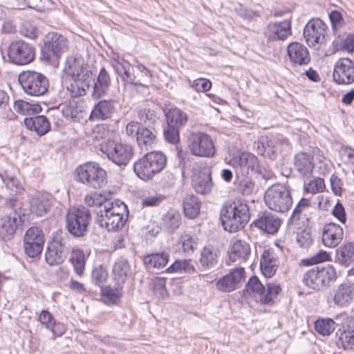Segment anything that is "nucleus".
<instances>
[{
	"label": "nucleus",
	"mask_w": 354,
	"mask_h": 354,
	"mask_svg": "<svg viewBox=\"0 0 354 354\" xmlns=\"http://www.w3.org/2000/svg\"><path fill=\"white\" fill-rule=\"evenodd\" d=\"M264 201L270 209L281 213L288 211L292 205L290 191L283 184L270 187L265 192Z\"/></svg>",
	"instance_id": "nucleus-5"
},
{
	"label": "nucleus",
	"mask_w": 354,
	"mask_h": 354,
	"mask_svg": "<svg viewBox=\"0 0 354 354\" xmlns=\"http://www.w3.org/2000/svg\"><path fill=\"white\" fill-rule=\"evenodd\" d=\"M229 259L232 262H244L250 254L249 244L241 240L235 241L228 252Z\"/></svg>",
	"instance_id": "nucleus-28"
},
{
	"label": "nucleus",
	"mask_w": 354,
	"mask_h": 354,
	"mask_svg": "<svg viewBox=\"0 0 354 354\" xmlns=\"http://www.w3.org/2000/svg\"><path fill=\"white\" fill-rule=\"evenodd\" d=\"M0 177L6 187L10 190L18 192L21 189V185L17 178L10 175L7 171L0 174Z\"/></svg>",
	"instance_id": "nucleus-52"
},
{
	"label": "nucleus",
	"mask_w": 354,
	"mask_h": 354,
	"mask_svg": "<svg viewBox=\"0 0 354 354\" xmlns=\"http://www.w3.org/2000/svg\"><path fill=\"white\" fill-rule=\"evenodd\" d=\"M266 286V294H263L260 297V299L263 304H271L275 298H277L281 289L280 286L275 283H268Z\"/></svg>",
	"instance_id": "nucleus-47"
},
{
	"label": "nucleus",
	"mask_w": 354,
	"mask_h": 354,
	"mask_svg": "<svg viewBox=\"0 0 354 354\" xmlns=\"http://www.w3.org/2000/svg\"><path fill=\"white\" fill-rule=\"evenodd\" d=\"M91 220L90 210L84 207L71 208L66 215V228L75 237L84 236Z\"/></svg>",
	"instance_id": "nucleus-10"
},
{
	"label": "nucleus",
	"mask_w": 354,
	"mask_h": 354,
	"mask_svg": "<svg viewBox=\"0 0 354 354\" xmlns=\"http://www.w3.org/2000/svg\"><path fill=\"white\" fill-rule=\"evenodd\" d=\"M51 207L49 196L46 194L38 193L32 196L30 201V209L32 214L39 216L46 214Z\"/></svg>",
	"instance_id": "nucleus-29"
},
{
	"label": "nucleus",
	"mask_w": 354,
	"mask_h": 354,
	"mask_svg": "<svg viewBox=\"0 0 354 354\" xmlns=\"http://www.w3.org/2000/svg\"><path fill=\"white\" fill-rule=\"evenodd\" d=\"M281 220L271 212H262L258 215L252 225L268 234H274L278 231L281 225Z\"/></svg>",
	"instance_id": "nucleus-23"
},
{
	"label": "nucleus",
	"mask_w": 354,
	"mask_h": 354,
	"mask_svg": "<svg viewBox=\"0 0 354 354\" xmlns=\"http://www.w3.org/2000/svg\"><path fill=\"white\" fill-rule=\"evenodd\" d=\"M344 236L342 227L335 223L326 224L322 230V240L328 248H334L342 241Z\"/></svg>",
	"instance_id": "nucleus-19"
},
{
	"label": "nucleus",
	"mask_w": 354,
	"mask_h": 354,
	"mask_svg": "<svg viewBox=\"0 0 354 354\" xmlns=\"http://www.w3.org/2000/svg\"><path fill=\"white\" fill-rule=\"evenodd\" d=\"M165 115L167 124L180 128L183 127L187 122V114L178 108L170 109Z\"/></svg>",
	"instance_id": "nucleus-38"
},
{
	"label": "nucleus",
	"mask_w": 354,
	"mask_h": 354,
	"mask_svg": "<svg viewBox=\"0 0 354 354\" xmlns=\"http://www.w3.org/2000/svg\"><path fill=\"white\" fill-rule=\"evenodd\" d=\"M132 270L129 261L123 258L118 259L112 268V276L116 286H122L131 275Z\"/></svg>",
	"instance_id": "nucleus-27"
},
{
	"label": "nucleus",
	"mask_w": 354,
	"mask_h": 354,
	"mask_svg": "<svg viewBox=\"0 0 354 354\" xmlns=\"http://www.w3.org/2000/svg\"><path fill=\"white\" fill-rule=\"evenodd\" d=\"M238 190L244 196H250L255 191L254 183L249 177L245 176L239 181Z\"/></svg>",
	"instance_id": "nucleus-51"
},
{
	"label": "nucleus",
	"mask_w": 354,
	"mask_h": 354,
	"mask_svg": "<svg viewBox=\"0 0 354 354\" xmlns=\"http://www.w3.org/2000/svg\"><path fill=\"white\" fill-rule=\"evenodd\" d=\"M326 24L319 19H312L305 26L304 29V37L307 44L310 47L319 48L326 42Z\"/></svg>",
	"instance_id": "nucleus-13"
},
{
	"label": "nucleus",
	"mask_w": 354,
	"mask_h": 354,
	"mask_svg": "<svg viewBox=\"0 0 354 354\" xmlns=\"http://www.w3.org/2000/svg\"><path fill=\"white\" fill-rule=\"evenodd\" d=\"M114 111L113 102L111 100H101L93 108L90 118L105 120L111 117Z\"/></svg>",
	"instance_id": "nucleus-33"
},
{
	"label": "nucleus",
	"mask_w": 354,
	"mask_h": 354,
	"mask_svg": "<svg viewBox=\"0 0 354 354\" xmlns=\"http://www.w3.org/2000/svg\"><path fill=\"white\" fill-rule=\"evenodd\" d=\"M339 340L344 349H353L354 348V330H343L339 334Z\"/></svg>",
	"instance_id": "nucleus-53"
},
{
	"label": "nucleus",
	"mask_w": 354,
	"mask_h": 354,
	"mask_svg": "<svg viewBox=\"0 0 354 354\" xmlns=\"http://www.w3.org/2000/svg\"><path fill=\"white\" fill-rule=\"evenodd\" d=\"M136 140L141 149L148 150L156 140V132L149 128L141 127Z\"/></svg>",
	"instance_id": "nucleus-37"
},
{
	"label": "nucleus",
	"mask_w": 354,
	"mask_h": 354,
	"mask_svg": "<svg viewBox=\"0 0 354 354\" xmlns=\"http://www.w3.org/2000/svg\"><path fill=\"white\" fill-rule=\"evenodd\" d=\"M18 81L24 93L31 96L44 95L49 87L47 77L34 71L21 72L18 76Z\"/></svg>",
	"instance_id": "nucleus-7"
},
{
	"label": "nucleus",
	"mask_w": 354,
	"mask_h": 354,
	"mask_svg": "<svg viewBox=\"0 0 354 354\" xmlns=\"http://www.w3.org/2000/svg\"><path fill=\"white\" fill-rule=\"evenodd\" d=\"M310 205V200L307 198H302L297 206L294 209L292 214L290 218V222L294 223L295 221L299 219V215L306 208L309 207Z\"/></svg>",
	"instance_id": "nucleus-59"
},
{
	"label": "nucleus",
	"mask_w": 354,
	"mask_h": 354,
	"mask_svg": "<svg viewBox=\"0 0 354 354\" xmlns=\"http://www.w3.org/2000/svg\"><path fill=\"white\" fill-rule=\"evenodd\" d=\"M180 127L167 124V127L164 129V136L165 139L172 144L177 143L179 140Z\"/></svg>",
	"instance_id": "nucleus-57"
},
{
	"label": "nucleus",
	"mask_w": 354,
	"mask_h": 354,
	"mask_svg": "<svg viewBox=\"0 0 354 354\" xmlns=\"http://www.w3.org/2000/svg\"><path fill=\"white\" fill-rule=\"evenodd\" d=\"M333 77L338 84H352L354 82V62L348 58L339 59L334 66Z\"/></svg>",
	"instance_id": "nucleus-18"
},
{
	"label": "nucleus",
	"mask_w": 354,
	"mask_h": 354,
	"mask_svg": "<svg viewBox=\"0 0 354 354\" xmlns=\"http://www.w3.org/2000/svg\"><path fill=\"white\" fill-rule=\"evenodd\" d=\"M122 286H117L115 288L106 286L102 289V295L106 304H116L122 295Z\"/></svg>",
	"instance_id": "nucleus-42"
},
{
	"label": "nucleus",
	"mask_w": 354,
	"mask_h": 354,
	"mask_svg": "<svg viewBox=\"0 0 354 354\" xmlns=\"http://www.w3.org/2000/svg\"><path fill=\"white\" fill-rule=\"evenodd\" d=\"M76 180L86 186L100 189L106 183V173L97 163L86 162L76 169Z\"/></svg>",
	"instance_id": "nucleus-8"
},
{
	"label": "nucleus",
	"mask_w": 354,
	"mask_h": 354,
	"mask_svg": "<svg viewBox=\"0 0 354 354\" xmlns=\"http://www.w3.org/2000/svg\"><path fill=\"white\" fill-rule=\"evenodd\" d=\"M20 32L22 35L32 39H35L38 37L37 27L29 21H25L21 24Z\"/></svg>",
	"instance_id": "nucleus-60"
},
{
	"label": "nucleus",
	"mask_w": 354,
	"mask_h": 354,
	"mask_svg": "<svg viewBox=\"0 0 354 354\" xmlns=\"http://www.w3.org/2000/svg\"><path fill=\"white\" fill-rule=\"evenodd\" d=\"M233 167L238 174L248 176L261 172L258 158L252 153L242 152L233 158Z\"/></svg>",
	"instance_id": "nucleus-16"
},
{
	"label": "nucleus",
	"mask_w": 354,
	"mask_h": 354,
	"mask_svg": "<svg viewBox=\"0 0 354 354\" xmlns=\"http://www.w3.org/2000/svg\"><path fill=\"white\" fill-rule=\"evenodd\" d=\"M217 258L216 251L214 248L205 247L201 251L199 262L204 268H211L217 263Z\"/></svg>",
	"instance_id": "nucleus-40"
},
{
	"label": "nucleus",
	"mask_w": 354,
	"mask_h": 354,
	"mask_svg": "<svg viewBox=\"0 0 354 354\" xmlns=\"http://www.w3.org/2000/svg\"><path fill=\"white\" fill-rule=\"evenodd\" d=\"M335 325V322L330 318L318 319L315 322V330L319 334L327 336L334 331Z\"/></svg>",
	"instance_id": "nucleus-41"
},
{
	"label": "nucleus",
	"mask_w": 354,
	"mask_h": 354,
	"mask_svg": "<svg viewBox=\"0 0 354 354\" xmlns=\"http://www.w3.org/2000/svg\"><path fill=\"white\" fill-rule=\"evenodd\" d=\"M192 185L198 194L203 195L211 192L213 188V182L209 168H203L192 178Z\"/></svg>",
	"instance_id": "nucleus-25"
},
{
	"label": "nucleus",
	"mask_w": 354,
	"mask_h": 354,
	"mask_svg": "<svg viewBox=\"0 0 354 354\" xmlns=\"http://www.w3.org/2000/svg\"><path fill=\"white\" fill-rule=\"evenodd\" d=\"M133 67L124 70L119 76L122 78L124 84H129L135 86H145V84L140 80H137V77L132 72Z\"/></svg>",
	"instance_id": "nucleus-56"
},
{
	"label": "nucleus",
	"mask_w": 354,
	"mask_h": 354,
	"mask_svg": "<svg viewBox=\"0 0 354 354\" xmlns=\"http://www.w3.org/2000/svg\"><path fill=\"white\" fill-rule=\"evenodd\" d=\"M243 274L244 269L242 268L233 270L216 281V288L222 292H231L236 289L243 280Z\"/></svg>",
	"instance_id": "nucleus-21"
},
{
	"label": "nucleus",
	"mask_w": 354,
	"mask_h": 354,
	"mask_svg": "<svg viewBox=\"0 0 354 354\" xmlns=\"http://www.w3.org/2000/svg\"><path fill=\"white\" fill-rule=\"evenodd\" d=\"M68 48V41L66 37L57 32H48L44 38V52L47 54V58L53 57L58 58Z\"/></svg>",
	"instance_id": "nucleus-17"
},
{
	"label": "nucleus",
	"mask_w": 354,
	"mask_h": 354,
	"mask_svg": "<svg viewBox=\"0 0 354 354\" xmlns=\"http://www.w3.org/2000/svg\"><path fill=\"white\" fill-rule=\"evenodd\" d=\"M336 262L341 265L348 266L354 261V243L348 242L336 250Z\"/></svg>",
	"instance_id": "nucleus-34"
},
{
	"label": "nucleus",
	"mask_w": 354,
	"mask_h": 354,
	"mask_svg": "<svg viewBox=\"0 0 354 354\" xmlns=\"http://www.w3.org/2000/svg\"><path fill=\"white\" fill-rule=\"evenodd\" d=\"M153 292L159 298L165 299L167 296L165 281L163 279H156L153 281Z\"/></svg>",
	"instance_id": "nucleus-64"
},
{
	"label": "nucleus",
	"mask_w": 354,
	"mask_h": 354,
	"mask_svg": "<svg viewBox=\"0 0 354 354\" xmlns=\"http://www.w3.org/2000/svg\"><path fill=\"white\" fill-rule=\"evenodd\" d=\"M329 258L330 255L328 253H327L326 251L320 250L315 256L303 259L302 263L306 266H311L327 261L329 259Z\"/></svg>",
	"instance_id": "nucleus-62"
},
{
	"label": "nucleus",
	"mask_w": 354,
	"mask_h": 354,
	"mask_svg": "<svg viewBox=\"0 0 354 354\" xmlns=\"http://www.w3.org/2000/svg\"><path fill=\"white\" fill-rule=\"evenodd\" d=\"M304 189L307 194H315L322 192L325 189L324 180L319 177L313 178L308 182L304 181Z\"/></svg>",
	"instance_id": "nucleus-44"
},
{
	"label": "nucleus",
	"mask_w": 354,
	"mask_h": 354,
	"mask_svg": "<svg viewBox=\"0 0 354 354\" xmlns=\"http://www.w3.org/2000/svg\"><path fill=\"white\" fill-rule=\"evenodd\" d=\"M169 260V254L167 252L154 253L145 256L143 262L148 269L164 268Z\"/></svg>",
	"instance_id": "nucleus-36"
},
{
	"label": "nucleus",
	"mask_w": 354,
	"mask_h": 354,
	"mask_svg": "<svg viewBox=\"0 0 354 354\" xmlns=\"http://www.w3.org/2000/svg\"><path fill=\"white\" fill-rule=\"evenodd\" d=\"M71 261L74 267L75 272L82 276L84 271L85 254L81 250H74L71 252Z\"/></svg>",
	"instance_id": "nucleus-43"
},
{
	"label": "nucleus",
	"mask_w": 354,
	"mask_h": 354,
	"mask_svg": "<svg viewBox=\"0 0 354 354\" xmlns=\"http://www.w3.org/2000/svg\"><path fill=\"white\" fill-rule=\"evenodd\" d=\"M83 106L79 100H72L63 105L62 113L64 118L73 121H80L82 119Z\"/></svg>",
	"instance_id": "nucleus-32"
},
{
	"label": "nucleus",
	"mask_w": 354,
	"mask_h": 354,
	"mask_svg": "<svg viewBox=\"0 0 354 354\" xmlns=\"http://www.w3.org/2000/svg\"><path fill=\"white\" fill-rule=\"evenodd\" d=\"M190 86L197 92H205L212 87V82L205 78H198L194 81L189 80Z\"/></svg>",
	"instance_id": "nucleus-61"
},
{
	"label": "nucleus",
	"mask_w": 354,
	"mask_h": 354,
	"mask_svg": "<svg viewBox=\"0 0 354 354\" xmlns=\"http://www.w3.org/2000/svg\"><path fill=\"white\" fill-rule=\"evenodd\" d=\"M190 153L198 157L211 158L215 153V147L211 136L203 132H195L187 138Z\"/></svg>",
	"instance_id": "nucleus-11"
},
{
	"label": "nucleus",
	"mask_w": 354,
	"mask_h": 354,
	"mask_svg": "<svg viewBox=\"0 0 354 354\" xmlns=\"http://www.w3.org/2000/svg\"><path fill=\"white\" fill-rule=\"evenodd\" d=\"M27 129L34 131L38 136H44L50 128V124L44 115L26 118L24 120Z\"/></svg>",
	"instance_id": "nucleus-31"
},
{
	"label": "nucleus",
	"mask_w": 354,
	"mask_h": 354,
	"mask_svg": "<svg viewBox=\"0 0 354 354\" xmlns=\"http://www.w3.org/2000/svg\"><path fill=\"white\" fill-rule=\"evenodd\" d=\"M64 71L67 75L72 77L66 89L73 97L84 95L92 81L94 82L92 95L95 98H99L106 94L111 85L110 76L104 68L100 70L95 80L88 64L81 56L68 57L65 63Z\"/></svg>",
	"instance_id": "nucleus-1"
},
{
	"label": "nucleus",
	"mask_w": 354,
	"mask_h": 354,
	"mask_svg": "<svg viewBox=\"0 0 354 354\" xmlns=\"http://www.w3.org/2000/svg\"><path fill=\"white\" fill-rule=\"evenodd\" d=\"M354 299V283L346 281L340 284L335 292L334 303L340 307L349 305Z\"/></svg>",
	"instance_id": "nucleus-26"
},
{
	"label": "nucleus",
	"mask_w": 354,
	"mask_h": 354,
	"mask_svg": "<svg viewBox=\"0 0 354 354\" xmlns=\"http://www.w3.org/2000/svg\"><path fill=\"white\" fill-rule=\"evenodd\" d=\"M194 271V267L191 263L190 260L176 261L167 269V272L169 273H190Z\"/></svg>",
	"instance_id": "nucleus-45"
},
{
	"label": "nucleus",
	"mask_w": 354,
	"mask_h": 354,
	"mask_svg": "<svg viewBox=\"0 0 354 354\" xmlns=\"http://www.w3.org/2000/svg\"><path fill=\"white\" fill-rule=\"evenodd\" d=\"M129 216L126 204L120 200L106 201L103 209L97 212L96 221L109 232L121 230Z\"/></svg>",
	"instance_id": "nucleus-2"
},
{
	"label": "nucleus",
	"mask_w": 354,
	"mask_h": 354,
	"mask_svg": "<svg viewBox=\"0 0 354 354\" xmlns=\"http://www.w3.org/2000/svg\"><path fill=\"white\" fill-rule=\"evenodd\" d=\"M165 226L169 231H174L178 228L180 224V216L178 214L176 213H168L163 218Z\"/></svg>",
	"instance_id": "nucleus-55"
},
{
	"label": "nucleus",
	"mask_w": 354,
	"mask_h": 354,
	"mask_svg": "<svg viewBox=\"0 0 354 354\" xmlns=\"http://www.w3.org/2000/svg\"><path fill=\"white\" fill-rule=\"evenodd\" d=\"M100 150L109 160L118 166H126L133 155V147L130 145L113 140L100 143Z\"/></svg>",
	"instance_id": "nucleus-9"
},
{
	"label": "nucleus",
	"mask_w": 354,
	"mask_h": 354,
	"mask_svg": "<svg viewBox=\"0 0 354 354\" xmlns=\"http://www.w3.org/2000/svg\"><path fill=\"white\" fill-rule=\"evenodd\" d=\"M35 48L22 40L12 41L8 48V55L10 62L17 65H26L35 59Z\"/></svg>",
	"instance_id": "nucleus-14"
},
{
	"label": "nucleus",
	"mask_w": 354,
	"mask_h": 354,
	"mask_svg": "<svg viewBox=\"0 0 354 354\" xmlns=\"http://www.w3.org/2000/svg\"><path fill=\"white\" fill-rule=\"evenodd\" d=\"M167 165V156L161 151H151L136 161L133 170L138 178L149 180L162 171Z\"/></svg>",
	"instance_id": "nucleus-4"
},
{
	"label": "nucleus",
	"mask_w": 354,
	"mask_h": 354,
	"mask_svg": "<svg viewBox=\"0 0 354 354\" xmlns=\"http://www.w3.org/2000/svg\"><path fill=\"white\" fill-rule=\"evenodd\" d=\"M264 34L270 41L284 40L291 34L290 21L284 20L279 23H270Z\"/></svg>",
	"instance_id": "nucleus-24"
},
{
	"label": "nucleus",
	"mask_w": 354,
	"mask_h": 354,
	"mask_svg": "<svg viewBox=\"0 0 354 354\" xmlns=\"http://www.w3.org/2000/svg\"><path fill=\"white\" fill-rule=\"evenodd\" d=\"M297 242L300 247L309 248L313 243L311 232L308 230H304L297 233Z\"/></svg>",
	"instance_id": "nucleus-58"
},
{
	"label": "nucleus",
	"mask_w": 354,
	"mask_h": 354,
	"mask_svg": "<svg viewBox=\"0 0 354 354\" xmlns=\"http://www.w3.org/2000/svg\"><path fill=\"white\" fill-rule=\"evenodd\" d=\"M250 216L248 205L241 201L225 203L220 214L224 230L230 232L243 229L249 221Z\"/></svg>",
	"instance_id": "nucleus-3"
},
{
	"label": "nucleus",
	"mask_w": 354,
	"mask_h": 354,
	"mask_svg": "<svg viewBox=\"0 0 354 354\" xmlns=\"http://www.w3.org/2000/svg\"><path fill=\"white\" fill-rule=\"evenodd\" d=\"M293 165L301 176L308 177L315 167L313 156L310 153L299 151L294 156Z\"/></svg>",
	"instance_id": "nucleus-22"
},
{
	"label": "nucleus",
	"mask_w": 354,
	"mask_h": 354,
	"mask_svg": "<svg viewBox=\"0 0 354 354\" xmlns=\"http://www.w3.org/2000/svg\"><path fill=\"white\" fill-rule=\"evenodd\" d=\"M111 65L115 72L120 75L124 70L130 68L131 64L124 58L119 56L117 53H112L110 56Z\"/></svg>",
	"instance_id": "nucleus-50"
},
{
	"label": "nucleus",
	"mask_w": 354,
	"mask_h": 354,
	"mask_svg": "<svg viewBox=\"0 0 354 354\" xmlns=\"http://www.w3.org/2000/svg\"><path fill=\"white\" fill-rule=\"evenodd\" d=\"M183 210L185 215L189 218H196L201 209V201L192 194L186 196L183 199Z\"/></svg>",
	"instance_id": "nucleus-35"
},
{
	"label": "nucleus",
	"mask_w": 354,
	"mask_h": 354,
	"mask_svg": "<svg viewBox=\"0 0 354 354\" xmlns=\"http://www.w3.org/2000/svg\"><path fill=\"white\" fill-rule=\"evenodd\" d=\"M197 241L196 235L188 233L183 234L180 237L183 252L188 254H192L197 248Z\"/></svg>",
	"instance_id": "nucleus-46"
},
{
	"label": "nucleus",
	"mask_w": 354,
	"mask_h": 354,
	"mask_svg": "<svg viewBox=\"0 0 354 354\" xmlns=\"http://www.w3.org/2000/svg\"><path fill=\"white\" fill-rule=\"evenodd\" d=\"M288 55L294 66H304L310 61V55L308 48L299 42H292L287 48Z\"/></svg>",
	"instance_id": "nucleus-20"
},
{
	"label": "nucleus",
	"mask_w": 354,
	"mask_h": 354,
	"mask_svg": "<svg viewBox=\"0 0 354 354\" xmlns=\"http://www.w3.org/2000/svg\"><path fill=\"white\" fill-rule=\"evenodd\" d=\"M14 110L22 115H34L38 114L41 110V106L37 104H30L24 100H17L14 104Z\"/></svg>",
	"instance_id": "nucleus-39"
},
{
	"label": "nucleus",
	"mask_w": 354,
	"mask_h": 354,
	"mask_svg": "<svg viewBox=\"0 0 354 354\" xmlns=\"http://www.w3.org/2000/svg\"><path fill=\"white\" fill-rule=\"evenodd\" d=\"M318 274V272L317 271V268H313L307 272H306L303 277L304 283L313 289H319L322 287V283L320 282Z\"/></svg>",
	"instance_id": "nucleus-48"
},
{
	"label": "nucleus",
	"mask_w": 354,
	"mask_h": 354,
	"mask_svg": "<svg viewBox=\"0 0 354 354\" xmlns=\"http://www.w3.org/2000/svg\"><path fill=\"white\" fill-rule=\"evenodd\" d=\"M260 267L265 277H272L278 268L276 254L270 250H264L261 257Z\"/></svg>",
	"instance_id": "nucleus-30"
},
{
	"label": "nucleus",
	"mask_w": 354,
	"mask_h": 354,
	"mask_svg": "<svg viewBox=\"0 0 354 354\" xmlns=\"http://www.w3.org/2000/svg\"><path fill=\"white\" fill-rule=\"evenodd\" d=\"M245 290L249 294H258L261 297L265 293V287L256 276L252 277L245 286Z\"/></svg>",
	"instance_id": "nucleus-49"
},
{
	"label": "nucleus",
	"mask_w": 354,
	"mask_h": 354,
	"mask_svg": "<svg viewBox=\"0 0 354 354\" xmlns=\"http://www.w3.org/2000/svg\"><path fill=\"white\" fill-rule=\"evenodd\" d=\"M107 201L101 195L96 193L88 195L85 197V203L90 207L97 206L102 210L103 209L105 202Z\"/></svg>",
	"instance_id": "nucleus-63"
},
{
	"label": "nucleus",
	"mask_w": 354,
	"mask_h": 354,
	"mask_svg": "<svg viewBox=\"0 0 354 354\" xmlns=\"http://www.w3.org/2000/svg\"><path fill=\"white\" fill-rule=\"evenodd\" d=\"M18 207L15 199L10 198L6 202L3 212L6 215L0 218V235L3 239H9L15 232L19 217L17 212Z\"/></svg>",
	"instance_id": "nucleus-12"
},
{
	"label": "nucleus",
	"mask_w": 354,
	"mask_h": 354,
	"mask_svg": "<svg viewBox=\"0 0 354 354\" xmlns=\"http://www.w3.org/2000/svg\"><path fill=\"white\" fill-rule=\"evenodd\" d=\"M69 241L68 235L62 230L53 233L45 253V259L48 265L56 266L64 262L69 251Z\"/></svg>",
	"instance_id": "nucleus-6"
},
{
	"label": "nucleus",
	"mask_w": 354,
	"mask_h": 354,
	"mask_svg": "<svg viewBox=\"0 0 354 354\" xmlns=\"http://www.w3.org/2000/svg\"><path fill=\"white\" fill-rule=\"evenodd\" d=\"M107 277L108 272L102 266L95 267L92 271L91 279L97 286H100L102 283L105 282Z\"/></svg>",
	"instance_id": "nucleus-54"
},
{
	"label": "nucleus",
	"mask_w": 354,
	"mask_h": 354,
	"mask_svg": "<svg viewBox=\"0 0 354 354\" xmlns=\"http://www.w3.org/2000/svg\"><path fill=\"white\" fill-rule=\"evenodd\" d=\"M44 243L43 231L37 227L29 228L24 237L26 253L30 257H35L41 254Z\"/></svg>",
	"instance_id": "nucleus-15"
}]
</instances>
